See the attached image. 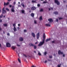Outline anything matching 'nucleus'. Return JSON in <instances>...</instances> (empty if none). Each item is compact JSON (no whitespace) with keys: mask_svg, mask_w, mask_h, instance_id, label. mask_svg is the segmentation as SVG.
Here are the masks:
<instances>
[{"mask_svg":"<svg viewBox=\"0 0 67 67\" xmlns=\"http://www.w3.org/2000/svg\"><path fill=\"white\" fill-rule=\"evenodd\" d=\"M49 11H50V10H51V9H50L49 8Z\"/></svg>","mask_w":67,"mask_h":67,"instance_id":"55","label":"nucleus"},{"mask_svg":"<svg viewBox=\"0 0 67 67\" xmlns=\"http://www.w3.org/2000/svg\"><path fill=\"white\" fill-rule=\"evenodd\" d=\"M13 26H14V27H15V24H13Z\"/></svg>","mask_w":67,"mask_h":67,"instance_id":"29","label":"nucleus"},{"mask_svg":"<svg viewBox=\"0 0 67 67\" xmlns=\"http://www.w3.org/2000/svg\"><path fill=\"white\" fill-rule=\"evenodd\" d=\"M58 53L59 54H61V55H62V54H63V52H61V51L60 50H59L58 51Z\"/></svg>","mask_w":67,"mask_h":67,"instance_id":"8","label":"nucleus"},{"mask_svg":"<svg viewBox=\"0 0 67 67\" xmlns=\"http://www.w3.org/2000/svg\"><path fill=\"white\" fill-rule=\"evenodd\" d=\"M55 3L57 4V5H59V2L58 0H55Z\"/></svg>","mask_w":67,"mask_h":67,"instance_id":"4","label":"nucleus"},{"mask_svg":"<svg viewBox=\"0 0 67 67\" xmlns=\"http://www.w3.org/2000/svg\"><path fill=\"white\" fill-rule=\"evenodd\" d=\"M6 10H7V11H9V10L8 8H6Z\"/></svg>","mask_w":67,"mask_h":67,"instance_id":"31","label":"nucleus"},{"mask_svg":"<svg viewBox=\"0 0 67 67\" xmlns=\"http://www.w3.org/2000/svg\"><path fill=\"white\" fill-rule=\"evenodd\" d=\"M56 21L57 22H58V19H56Z\"/></svg>","mask_w":67,"mask_h":67,"instance_id":"37","label":"nucleus"},{"mask_svg":"<svg viewBox=\"0 0 67 67\" xmlns=\"http://www.w3.org/2000/svg\"><path fill=\"white\" fill-rule=\"evenodd\" d=\"M3 16V14H2L1 16H0V19L2 18V17Z\"/></svg>","mask_w":67,"mask_h":67,"instance_id":"25","label":"nucleus"},{"mask_svg":"<svg viewBox=\"0 0 67 67\" xmlns=\"http://www.w3.org/2000/svg\"><path fill=\"white\" fill-rule=\"evenodd\" d=\"M63 57H65V54H63Z\"/></svg>","mask_w":67,"mask_h":67,"instance_id":"41","label":"nucleus"},{"mask_svg":"<svg viewBox=\"0 0 67 67\" xmlns=\"http://www.w3.org/2000/svg\"><path fill=\"white\" fill-rule=\"evenodd\" d=\"M7 35H8V36H9V35H10V34L9 33H8L7 34Z\"/></svg>","mask_w":67,"mask_h":67,"instance_id":"48","label":"nucleus"},{"mask_svg":"<svg viewBox=\"0 0 67 67\" xmlns=\"http://www.w3.org/2000/svg\"><path fill=\"white\" fill-rule=\"evenodd\" d=\"M31 15L32 17H34V14L33 13L31 14Z\"/></svg>","mask_w":67,"mask_h":67,"instance_id":"18","label":"nucleus"},{"mask_svg":"<svg viewBox=\"0 0 67 67\" xmlns=\"http://www.w3.org/2000/svg\"><path fill=\"white\" fill-rule=\"evenodd\" d=\"M37 5L38 7H40V4H38Z\"/></svg>","mask_w":67,"mask_h":67,"instance_id":"42","label":"nucleus"},{"mask_svg":"<svg viewBox=\"0 0 67 67\" xmlns=\"http://www.w3.org/2000/svg\"><path fill=\"white\" fill-rule=\"evenodd\" d=\"M4 17H5V16H4Z\"/></svg>","mask_w":67,"mask_h":67,"instance_id":"63","label":"nucleus"},{"mask_svg":"<svg viewBox=\"0 0 67 67\" xmlns=\"http://www.w3.org/2000/svg\"><path fill=\"white\" fill-rule=\"evenodd\" d=\"M35 66H34V65H32L31 67H35Z\"/></svg>","mask_w":67,"mask_h":67,"instance_id":"50","label":"nucleus"},{"mask_svg":"<svg viewBox=\"0 0 67 67\" xmlns=\"http://www.w3.org/2000/svg\"><path fill=\"white\" fill-rule=\"evenodd\" d=\"M9 4V2H7L6 3L5 2H4V5H8Z\"/></svg>","mask_w":67,"mask_h":67,"instance_id":"6","label":"nucleus"},{"mask_svg":"<svg viewBox=\"0 0 67 67\" xmlns=\"http://www.w3.org/2000/svg\"><path fill=\"white\" fill-rule=\"evenodd\" d=\"M1 44L0 43V47H1Z\"/></svg>","mask_w":67,"mask_h":67,"instance_id":"61","label":"nucleus"},{"mask_svg":"<svg viewBox=\"0 0 67 67\" xmlns=\"http://www.w3.org/2000/svg\"><path fill=\"white\" fill-rule=\"evenodd\" d=\"M48 21L49 22H53V19L51 18L49 19H48Z\"/></svg>","mask_w":67,"mask_h":67,"instance_id":"9","label":"nucleus"},{"mask_svg":"<svg viewBox=\"0 0 67 67\" xmlns=\"http://www.w3.org/2000/svg\"><path fill=\"white\" fill-rule=\"evenodd\" d=\"M37 42H35V44H37Z\"/></svg>","mask_w":67,"mask_h":67,"instance_id":"53","label":"nucleus"},{"mask_svg":"<svg viewBox=\"0 0 67 67\" xmlns=\"http://www.w3.org/2000/svg\"><path fill=\"white\" fill-rule=\"evenodd\" d=\"M2 29L1 28H0V30H1Z\"/></svg>","mask_w":67,"mask_h":67,"instance_id":"58","label":"nucleus"},{"mask_svg":"<svg viewBox=\"0 0 67 67\" xmlns=\"http://www.w3.org/2000/svg\"><path fill=\"white\" fill-rule=\"evenodd\" d=\"M4 8H3V9H2V12L3 13H5V12H6V11L5 10H4Z\"/></svg>","mask_w":67,"mask_h":67,"instance_id":"10","label":"nucleus"},{"mask_svg":"<svg viewBox=\"0 0 67 67\" xmlns=\"http://www.w3.org/2000/svg\"><path fill=\"white\" fill-rule=\"evenodd\" d=\"M9 7H10V8H11L12 7V5H9Z\"/></svg>","mask_w":67,"mask_h":67,"instance_id":"45","label":"nucleus"},{"mask_svg":"<svg viewBox=\"0 0 67 67\" xmlns=\"http://www.w3.org/2000/svg\"><path fill=\"white\" fill-rule=\"evenodd\" d=\"M39 37H40V33L38 32L37 34V39L39 38Z\"/></svg>","mask_w":67,"mask_h":67,"instance_id":"5","label":"nucleus"},{"mask_svg":"<svg viewBox=\"0 0 67 67\" xmlns=\"http://www.w3.org/2000/svg\"><path fill=\"white\" fill-rule=\"evenodd\" d=\"M21 5L23 6V7H24V4L23 3H21Z\"/></svg>","mask_w":67,"mask_h":67,"instance_id":"21","label":"nucleus"},{"mask_svg":"<svg viewBox=\"0 0 67 67\" xmlns=\"http://www.w3.org/2000/svg\"><path fill=\"white\" fill-rule=\"evenodd\" d=\"M60 66H61V64H60V65H58V67H60Z\"/></svg>","mask_w":67,"mask_h":67,"instance_id":"30","label":"nucleus"},{"mask_svg":"<svg viewBox=\"0 0 67 67\" xmlns=\"http://www.w3.org/2000/svg\"><path fill=\"white\" fill-rule=\"evenodd\" d=\"M18 62H19L20 63H21V61H20V59H19V58H18Z\"/></svg>","mask_w":67,"mask_h":67,"instance_id":"26","label":"nucleus"},{"mask_svg":"<svg viewBox=\"0 0 67 67\" xmlns=\"http://www.w3.org/2000/svg\"><path fill=\"white\" fill-rule=\"evenodd\" d=\"M36 9V8L35 7H32L31 8V10H35Z\"/></svg>","mask_w":67,"mask_h":67,"instance_id":"12","label":"nucleus"},{"mask_svg":"<svg viewBox=\"0 0 67 67\" xmlns=\"http://www.w3.org/2000/svg\"><path fill=\"white\" fill-rule=\"evenodd\" d=\"M2 22V20H0V22Z\"/></svg>","mask_w":67,"mask_h":67,"instance_id":"52","label":"nucleus"},{"mask_svg":"<svg viewBox=\"0 0 67 67\" xmlns=\"http://www.w3.org/2000/svg\"><path fill=\"white\" fill-rule=\"evenodd\" d=\"M6 46L7 47H11V45L9 43H7L6 44Z\"/></svg>","mask_w":67,"mask_h":67,"instance_id":"2","label":"nucleus"},{"mask_svg":"<svg viewBox=\"0 0 67 67\" xmlns=\"http://www.w3.org/2000/svg\"><path fill=\"white\" fill-rule=\"evenodd\" d=\"M15 3H16L15 2H14V4H15Z\"/></svg>","mask_w":67,"mask_h":67,"instance_id":"51","label":"nucleus"},{"mask_svg":"<svg viewBox=\"0 0 67 67\" xmlns=\"http://www.w3.org/2000/svg\"><path fill=\"white\" fill-rule=\"evenodd\" d=\"M51 10H53V8H51Z\"/></svg>","mask_w":67,"mask_h":67,"instance_id":"49","label":"nucleus"},{"mask_svg":"<svg viewBox=\"0 0 67 67\" xmlns=\"http://www.w3.org/2000/svg\"><path fill=\"white\" fill-rule=\"evenodd\" d=\"M19 40L20 41H23V38L22 37H20L19 38Z\"/></svg>","mask_w":67,"mask_h":67,"instance_id":"7","label":"nucleus"},{"mask_svg":"<svg viewBox=\"0 0 67 67\" xmlns=\"http://www.w3.org/2000/svg\"><path fill=\"white\" fill-rule=\"evenodd\" d=\"M36 23H37V21L36 20L34 21V23L35 24H36Z\"/></svg>","mask_w":67,"mask_h":67,"instance_id":"32","label":"nucleus"},{"mask_svg":"<svg viewBox=\"0 0 67 67\" xmlns=\"http://www.w3.org/2000/svg\"><path fill=\"white\" fill-rule=\"evenodd\" d=\"M18 7H20V5H18Z\"/></svg>","mask_w":67,"mask_h":67,"instance_id":"59","label":"nucleus"},{"mask_svg":"<svg viewBox=\"0 0 67 67\" xmlns=\"http://www.w3.org/2000/svg\"><path fill=\"white\" fill-rule=\"evenodd\" d=\"M45 25L46 26H51V25L48 24H46Z\"/></svg>","mask_w":67,"mask_h":67,"instance_id":"15","label":"nucleus"},{"mask_svg":"<svg viewBox=\"0 0 67 67\" xmlns=\"http://www.w3.org/2000/svg\"><path fill=\"white\" fill-rule=\"evenodd\" d=\"M11 0H8V1H11Z\"/></svg>","mask_w":67,"mask_h":67,"instance_id":"57","label":"nucleus"},{"mask_svg":"<svg viewBox=\"0 0 67 67\" xmlns=\"http://www.w3.org/2000/svg\"><path fill=\"white\" fill-rule=\"evenodd\" d=\"M13 30L14 32H15V31H16V28H15V27H14Z\"/></svg>","mask_w":67,"mask_h":67,"instance_id":"17","label":"nucleus"},{"mask_svg":"<svg viewBox=\"0 0 67 67\" xmlns=\"http://www.w3.org/2000/svg\"><path fill=\"white\" fill-rule=\"evenodd\" d=\"M3 25L5 26H7V24H3Z\"/></svg>","mask_w":67,"mask_h":67,"instance_id":"27","label":"nucleus"},{"mask_svg":"<svg viewBox=\"0 0 67 67\" xmlns=\"http://www.w3.org/2000/svg\"><path fill=\"white\" fill-rule=\"evenodd\" d=\"M17 46H20V45L18 44H17Z\"/></svg>","mask_w":67,"mask_h":67,"instance_id":"43","label":"nucleus"},{"mask_svg":"<svg viewBox=\"0 0 67 67\" xmlns=\"http://www.w3.org/2000/svg\"><path fill=\"white\" fill-rule=\"evenodd\" d=\"M17 29H18V30H19L20 29V27H17Z\"/></svg>","mask_w":67,"mask_h":67,"instance_id":"36","label":"nucleus"},{"mask_svg":"<svg viewBox=\"0 0 67 67\" xmlns=\"http://www.w3.org/2000/svg\"><path fill=\"white\" fill-rule=\"evenodd\" d=\"M52 43H55V41H52Z\"/></svg>","mask_w":67,"mask_h":67,"instance_id":"44","label":"nucleus"},{"mask_svg":"<svg viewBox=\"0 0 67 67\" xmlns=\"http://www.w3.org/2000/svg\"><path fill=\"white\" fill-rule=\"evenodd\" d=\"M1 10H0V13H1Z\"/></svg>","mask_w":67,"mask_h":67,"instance_id":"56","label":"nucleus"},{"mask_svg":"<svg viewBox=\"0 0 67 67\" xmlns=\"http://www.w3.org/2000/svg\"><path fill=\"white\" fill-rule=\"evenodd\" d=\"M30 46H34V44H32V43H30L29 44Z\"/></svg>","mask_w":67,"mask_h":67,"instance_id":"13","label":"nucleus"},{"mask_svg":"<svg viewBox=\"0 0 67 67\" xmlns=\"http://www.w3.org/2000/svg\"><path fill=\"white\" fill-rule=\"evenodd\" d=\"M34 49H36V46H34Z\"/></svg>","mask_w":67,"mask_h":67,"instance_id":"24","label":"nucleus"},{"mask_svg":"<svg viewBox=\"0 0 67 67\" xmlns=\"http://www.w3.org/2000/svg\"><path fill=\"white\" fill-rule=\"evenodd\" d=\"M42 19H43L42 18V16H40L39 18V20H40V21H42Z\"/></svg>","mask_w":67,"mask_h":67,"instance_id":"14","label":"nucleus"},{"mask_svg":"<svg viewBox=\"0 0 67 67\" xmlns=\"http://www.w3.org/2000/svg\"><path fill=\"white\" fill-rule=\"evenodd\" d=\"M49 58H52V56H49Z\"/></svg>","mask_w":67,"mask_h":67,"instance_id":"40","label":"nucleus"},{"mask_svg":"<svg viewBox=\"0 0 67 67\" xmlns=\"http://www.w3.org/2000/svg\"><path fill=\"white\" fill-rule=\"evenodd\" d=\"M12 7L11 9V11L12 12H15V10H14V6H12Z\"/></svg>","mask_w":67,"mask_h":67,"instance_id":"3","label":"nucleus"},{"mask_svg":"<svg viewBox=\"0 0 67 67\" xmlns=\"http://www.w3.org/2000/svg\"><path fill=\"white\" fill-rule=\"evenodd\" d=\"M38 55H41V53L40 52V51H38Z\"/></svg>","mask_w":67,"mask_h":67,"instance_id":"23","label":"nucleus"},{"mask_svg":"<svg viewBox=\"0 0 67 67\" xmlns=\"http://www.w3.org/2000/svg\"><path fill=\"white\" fill-rule=\"evenodd\" d=\"M21 12L22 13H24V14H25V13H24V10H21Z\"/></svg>","mask_w":67,"mask_h":67,"instance_id":"22","label":"nucleus"},{"mask_svg":"<svg viewBox=\"0 0 67 67\" xmlns=\"http://www.w3.org/2000/svg\"><path fill=\"white\" fill-rule=\"evenodd\" d=\"M47 3V1H44V2H43V3Z\"/></svg>","mask_w":67,"mask_h":67,"instance_id":"38","label":"nucleus"},{"mask_svg":"<svg viewBox=\"0 0 67 67\" xmlns=\"http://www.w3.org/2000/svg\"><path fill=\"white\" fill-rule=\"evenodd\" d=\"M54 13V14H58V13L57 12H55Z\"/></svg>","mask_w":67,"mask_h":67,"instance_id":"20","label":"nucleus"},{"mask_svg":"<svg viewBox=\"0 0 67 67\" xmlns=\"http://www.w3.org/2000/svg\"><path fill=\"white\" fill-rule=\"evenodd\" d=\"M33 36V37H35V34L33 32H32L31 34Z\"/></svg>","mask_w":67,"mask_h":67,"instance_id":"11","label":"nucleus"},{"mask_svg":"<svg viewBox=\"0 0 67 67\" xmlns=\"http://www.w3.org/2000/svg\"><path fill=\"white\" fill-rule=\"evenodd\" d=\"M34 52L35 53H36V52L35 51H34Z\"/></svg>","mask_w":67,"mask_h":67,"instance_id":"60","label":"nucleus"},{"mask_svg":"<svg viewBox=\"0 0 67 67\" xmlns=\"http://www.w3.org/2000/svg\"><path fill=\"white\" fill-rule=\"evenodd\" d=\"M59 20H61V19H62V18H59Z\"/></svg>","mask_w":67,"mask_h":67,"instance_id":"46","label":"nucleus"},{"mask_svg":"<svg viewBox=\"0 0 67 67\" xmlns=\"http://www.w3.org/2000/svg\"><path fill=\"white\" fill-rule=\"evenodd\" d=\"M51 40V38L47 39L46 41V42H48V41H49V40Z\"/></svg>","mask_w":67,"mask_h":67,"instance_id":"19","label":"nucleus"},{"mask_svg":"<svg viewBox=\"0 0 67 67\" xmlns=\"http://www.w3.org/2000/svg\"><path fill=\"white\" fill-rule=\"evenodd\" d=\"M23 55L24 56H25V57H27V56L26 55L24 54Z\"/></svg>","mask_w":67,"mask_h":67,"instance_id":"33","label":"nucleus"},{"mask_svg":"<svg viewBox=\"0 0 67 67\" xmlns=\"http://www.w3.org/2000/svg\"><path fill=\"white\" fill-rule=\"evenodd\" d=\"M40 11L41 12H42V11H43V9H40Z\"/></svg>","mask_w":67,"mask_h":67,"instance_id":"34","label":"nucleus"},{"mask_svg":"<svg viewBox=\"0 0 67 67\" xmlns=\"http://www.w3.org/2000/svg\"><path fill=\"white\" fill-rule=\"evenodd\" d=\"M43 40L42 42H40L38 46H42V45L44 43V41H45V34L44 33L43 36Z\"/></svg>","mask_w":67,"mask_h":67,"instance_id":"1","label":"nucleus"},{"mask_svg":"<svg viewBox=\"0 0 67 67\" xmlns=\"http://www.w3.org/2000/svg\"><path fill=\"white\" fill-rule=\"evenodd\" d=\"M18 26H20V24H18Z\"/></svg>","mask_w":67,"mask_h":67,"instance_id":"54","label":"nucleus"},{"mask_svg":"<svg viewBox=\"0 0 67 67\" xmlns=\"http://www.w3.org/2000/svg\"><path fill=\"white\" fill-rule=\"evenodd\" d=\"M66 7H67V5H66Z\"/></svg>","mask_w":67,"mask_h":67,"instance_id":"64","label":"nucleus"},{"mask_svg":"<svg viewBox=\"0 0 67 67\" xmlns=\"http://www.w3.org/2000/svg\"><path fill=\"white\" fill-rule=\"evenodd\" d=\"M12 48L13 50H14L15 49V47L14 46H12Z\"/></svg>","mask_w":67,"mask_h":67,"instance_id":"16","label":"nucleus"},{"mask_svg":"<svg viewBox=\"0 0 67 67\" xmlns=\"http://www.w3.org/2000/svg\"><path fill=\"white\" fill-rule=\"evenodd\" d=\"M32 3H35V2H36L34 1H32Z\"/></svg>","mask_w":67,"mask_h":67,"instance_id":"28","label":"nucleus"},{"mask_svg":"<svg viewBox=\"0 0 67 67\" xmlns=\"http://www.w3.org/2000/svg\"><path fill=\"white\" fill-rule=\"evenodd\" d=\"M24 32H26V30H24Z\"/></svg>","mask_w":67,"mask_h":67,"instance_id":"39","label":"nucleus"},{"mask_svg":"<svg viewBox=\"0 0 67 67\" xmlns=\"http://www.w3.org/2000/svg\"><path fill=\"white\" fill-rule=\"evenodd\" d=\"M47 60H45L44 62V63H47Z\"/></svg>","mask_w":67,"mask_h":67,"instance_id":"47","label":"nucleus"},{"mask_svg":"<svg viewBox=\"0 0 67 67\" xmlns=\"http://www.w3.org/2000/svg\"><path fill=\"white\" fill-rule=\"evenodd\" d=\"M20 3L19 2H18V3H19V4H20Z\"/></svg>","mask_w":67,"mask_h":67,"instance_id":"62","label":"nucleus"},{"mask_svg":"<svg viewBox=\"0 0 67 67\" xmlns=\"http://www.w3.org/2000/svg\"><path fill=\"white\" fill-rule=\"evenodd\" d=\"M47 54V53H46V52H45L44 53V55H46V54Z\"/></svg>","mask_w":67,"mask_h":67,"instance_id":"35","label":"nucleus"}]
</instances>
